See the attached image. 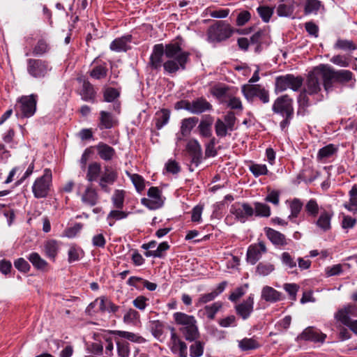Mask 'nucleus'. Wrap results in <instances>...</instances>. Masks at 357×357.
I'll return each instance as SVG.
<instances>
[{
	"label": "nucleus",
	"mask_w": 357,
	"mask_h": 357,
	"mask_svg": "<svg viewBox=\"0 0 357 357\" xmlns=\"http://www.w3.org/2000/svg\"><path fill=\"white\" fill-rule=\"evenodd\" d=\"M52 178V171L50 169H45L43 175L38 178L32 186V191L35 197L43 198L47 195Z\"/></svg>",
	"instance_id": "obj_5"
},
{
	"label": "nucleus",
	"mask_w": 357,
	"mask_h": 357,
	"mask_svg": "<svg viewBox=\"0 0 357 357\" xmlns=\"http://www.w3.org/2000/svg\"><path fill=\"white\" fill-rule=\"evenodd\" d=\"M336 149L332 144H329L321 149L318 153V157L320 159L326 158L331 156Z\"/></svg>",
	"instance_id": "obj_60"
},
{
	"label": "nucleus",
	"mask_w": 357,
	"mask_h": 357,
	"mask_svg": "<svg viewBox=\"0 0 357 357\" xmlns=\"http://www.w3.org/2000/svg\"><path fill=\"white\" fill-rule=\"evenodd\" d=\"M28 259L37 269L43 270L47 265V263L37 252L30 254Z\"/></svg>",
	"instance_id": "obj_43"
},
{
	"label": "nucleus",
	"mask_w": 357,
	"mask_h": 357,
	"mask_svg": "<svg viewBox=\"0 0 357 357\" xmlns=\"http://www.w3.org/2000/svg\"><path fill=\"white\" fill-rule=\"evenodd\" d=\"M319 68L321 71L323 86L326 93L333 90L335 82L345 84L353 79V73L348 70H336L326 65H321Z\"/></svg>",
	"instance_id": "obj_2"
},
{
	"label": "nucleus",
	"mask_w": 357,
	"mask_h": 357,
	"mask_svg": "<svg viewBox=\"0 0 357 357\" xmlns=\"http://www.w3.org/2000/svg\"><path fill=\"white\" fill-rule=\"evenodd\" d=\"M44 250L46 256L54 260L59 250L57 241L55 240H50L47 241L44 245Z\"/></svg>",
	"instance_id": "obj_35"
},
{
	"label": "nucleus",
	"mask_w": 357,
	"mask_h": 357,
	"mask_svg": "<svg viewBox=\"0 0 357 357\" xmlns=\"http://www.w3.org/2000/svg\"><path fill=\"white\" fill-rule=\"evenodd\" d=\"M126 192L123 190H116L112 197V202L114 207L117 209H122L124 205Z\"/></svg>",
	"instance_id": "obj_38"
},
{
	"label": "nucleus",
	"mask_w": 357,
	"mask_h": 357,
	"mask_svg": "<svg viewBox=\"0 0 357 357\" xmlns=\"http://www.w3.org/2000/svg\"><path fill=\"white\" fill-rule=\"evenodd\" d=\"M238 346L241 351H248L259 348L261 344L257 337H252L250 338L245 337L238 341Z\"/></svg>",
	"instance_id": "obj_30"
},
{
	"label": "nucleus",
	"mask_w": 357,
	"mask_h": 357,
	"mask_svg": "<svg viewBox=\"0 0 357 357\" xmlns=\"http://www.w3.org/2000/svg\"><path fill=\"white\" fill-rule=\"evenodd\" d=\"M261 298L267 302L275 303L282 299V294L273 287L266 286L262 289Z\"/></svg>",
	"instance_id": "obj_25"
},
{
	"label": "nucleus",
	"mask_w": 357,
	"mask_h": 357,
	"mask_svg": "<svg viewBox=\"0 0 357 357\" xmlns=\"http://www.w3.org/2000/svg\"><path fill=\"white\" fill-rule=\"evenodd\" d=\"M107 302L108 301L103 298H98L89 304L87 307V310L89 312L91 309L97 307L98 310L100 312H105L107 309H108L107 307Z\"/></svg>",
	"instance_id": "obj_51"
},
{
	"label": "nucleus",
	"mask_w": 357,
	"mask_h": 357,
	"mask_svg": "<svg viewBox=\"0 0 357 357\" xmlns=\"http://www.w3.org/2000/svg\"><path fill=\"white\" fill-rule=\"evenodd\" d=\"M266 236L275 245H285L287 244V241L285 236L271 228L266 229Z\"/></svg>",
	"instance_id": "obj_26"
},
{
	"label": "nucleus",
	"mask_w": 357,
	"mask_h": 357,
	"mask_svg": "<svg viewBox=\"0 0 357 357\" xmlns=\"http://www.w3.org/2000/svg\"><path fill=\"white\" fill-rule=\"evenodd\" d=\"M217 296H218V293L213 292V291H212L211 293H208V294H202V295H200L199 299L197 300V301L196 303V306L199 307V306L202 305V304L212 301L215 298V297Z\"/></svg>",
	"instance_id": "obj_59"
},
{
	"label": "nucleus",
	"mask_w": 357,
	"mask_h": 357,
	"mask_svg": "<svg viewBox=\"0 0 357 357\" xmlns=\"http://www.w3.org/2000/svg\"><path fill=\"white\" fill-rule=\"evenodd\" d=\"M165 55V46L163 44L155 45L150 56L149 65L155 70L160 68L162 63V56Z\"/></svg>",
	"instance_id": "obj_16"
},
{
	"label": "nucleus",
	"mask_w": 357,
	"mask_h": 357,
	"mask_svg": "<svg viewBox=\"0 0 357 357\" xmlns=\"http://www.w3.org/2000/svg\"><path fill=\"white\" fill-rule=\"evenodd\" d=\"M116 120L113 115L107 112L101 111L100 112V129H109L116 124Z\"/></svg>",
	"instance_id": "obj_28"
},
{
	"label": "nucleus",
	"mask_w": 357,
	"mask_h": 357,
	"mask_svg": "<svg viewBox=\"0 0 357 357\" xmlns=\"http://www.w3.org/2000/svg\"><path fill=\"white\" fill-rule=\"evenodd\" d=\"M349 202L344 204V206L349 211L357 210V185H354L349 192Z\"/></svg>",
	"instance_id": "obj_37"
},
{
	"label": "nucleus",
	"mask_w": 357,
	"mask_h": 357,
	"mask_svg": "<svg viewBox=\"0 0 357 357\" xmlns=\"http://www.w3.org/2000/svg\"><path fill=\"white\" fill-rule=\"evenodd\" d=\"M101 172L100 163L94 162L89 164L86 174V179L90 181H95L98 179Z\"/></svg>",
	"instance_id": "obj_34"
},
{
	"label": "nucleus",
	"mask_w": 357,
	"mask_h": 357,
	"mask_svg": "<svg viewBox=\"0 0 357 357\" xmlns=\"http://www.w3.org/2000/svg\"><path fill=\"white\" fill-rule=\"evenodd\" d=\"M274 266L269 263H259L257 266V273L263 276L268 275L274 270Z\"/></svg>",
	"instance_id": "obj_55"
},
{
	"label": "nucleus",
	"mask_w": 357,
	"mask_h": 357,
	"mask_svg": "<svg viewBox=\"0 0 357 357\" xmlns=\"http://www.w3.org/2000/svg\"><path fill=\"white\" fill-rule=\"evenodd\" d=\"M234 29L225 21H217L209 26L207 31L208 40L211 43H219L230 38Z\"/></svg>",
	"instance_id": "obj_3"
},
{
	"label": "nucleus",
	"mask_w": 357,
	"mask_h": 357,
	"mask_svg": "<svg viewBox=\"0 0 357 357\" xmlns=\"http://www.w3.org/2000/svg\"><path fill=\"white\" fill-rule=\"evenodd\" d=\"M15 267L21 272L26 273L30 269L29 264L23 258H19L14 262Z\"/></svg>",
	"instance_id": "obj_63"
},
{
	"label": "nucleus",
	"mask_w": 357,
	"mask_h": 357,
	"mask_svg": "<svg viewBox=\"0 0 357 357\" xmlns=\"http://www.w3.org/2000/svg\"><path fill=\"white\" fill-rule=\"evenodd\" d=\"M190 53L182 50L177 43L165 45V56L168 59L163 63L164 70L168 73H175L178 70H185L189 60Z\"/></svg>",
	"instance_id": "obj_1"
},
{
	"label": "nucleus",
	"mask_w": 357,
	"mask_h": 357,
	"mask_svg": "<svg viewBox=\"0 0 357 357\" xmlns=\"http://www.w3.org/2000/svg\"><path fill=\"white\" fill-rule=\"evenodd\" d=\"M128 174L137 191L139 192H142L145 188V181L144 178L137 174Z\"/></svg>",
	"instance_id": "obj_46"
},
{
	"label": "nucleus",
	"mask_w": 357,
	"mask_h": 357,
	"mask_svg": "<svg viewBox=\"0 0 357 357\" xmlns=\"http://www.w3.org/2000/svg\"><path fill=\"white\" fill-rule=\"evenodd\" d=\"M321 6V2L318 0H305V13L311 14L317 13Z\"/></svg>",
	"instance_id": "obj_50"
},
{
	"label": "nucleus",
	"mask_w": 357,
	"mask_h": 357,
	"mask_svg": "<svg viewBox=\"0 0 357 357\" xmlns=\"http://www.w3.org/2000/svg\"><path fill=\"white\" fill-rule=\"evenodd\" d=\"M173 317L176 324L181 326V327L190 326L194 324H197L195 317L183 312H175L173 314Z\"/></svg>",
	"instance_id": "obj_29"
},
{
	"label": "nucleus",
	"mask_w": 357,
	"mask_h": 357,
	"mask_svg": "<svg viewBox=\"0 0 357 357\" xmlns=\"http://www.w3.org/2000/svg\"><path fill=\"white\" fill-rule=\"evenodd\" d=\"M118 178V173L110 167H105L104 172L99 179V186L101 190L107 193L110 192L109 185H113Z\"/></svg>",
	"instance_id": "obj_12"
},
{
	"label": "nucleus",
	"mask_w": 357,
	"mask_h": 357,
	"mask_svg": "<svg viewBox=\"0 0 357 357\" xmlns=\"http://www.w3.org/2000/svg\"><path fill=\"white\" fill-rule=\"evenodd\" d=\"M273 112L282 116L294 115L293 100L288 95L278 97L273 105Z\"/></svg>",
	"instance_id": "obj_10"
},
{
	"label": "nucleus",
	"mask_w": 357,
	"mask_h": 357,
	"mask_svg": "<svg viewBox=\"0 0 357 357\" xmlns=\"http://www.w3.org/2000/svg\"><path fill=\"white\" fill-rule=\"evenodd\" d=\"M222 304L221 302H215L212 305H206L204 308V314L210 319L212 320L215 318V314L222 307Z\"/></svg>",
	"instance_id": "obj_42"
},
{
	"label": "nucleus",
	"mask_w": 357,
	"mask_h": 357,
	"mask_svg": "<svg viewBox=\"0 0 357 357\" xmlns=\"http://www.w3.org/2000/svg\"><path fill=\"white\" fill-rule=\"evenodd\" d=\"M112 334L117 335L118 336L130 340L134 342H140L143 338L137 335L128 331H112Z\"/></svg>",
	"instance_id": "obj_45"
},
{
	"label": "nucleus",
	"mask_w": 357,
	"mask_h": 357,
	"mask_svg": "<svg viewBox=\"0 0 357 357\" xmlns=\"http://www.w3.org/2000/svg\"><path fill=\"white\" fill-rule=\"evenodd\" d=\"M98 154L104 160H111L115 155V150L110 146L103 142H100L96 146Z\"/></svg>",
	"instance_id": "obj_27"
},
{
	"label": "nucleus",
	"mask_w": 357,
	"mask_h": 357,
	"mask_svg": "<svg viewBox=\"0 0 357 357\" xmlns=\"http://www.w3.org/2000/svg\"><path fill=\"white\" fill-rule=\"evenodd\" d=\"M254 298L249 296L245 301L236 306V311L243 319H247L253 311Z\"/></svg>",
	"instance_id": "obj_21"
},
{
	"label": "nucleus",
	"mask_w": 357,
	"mask_h": 357,
	"mask_svg": "<svg viewBox=\"0 0 357 357\" xmlns=\"http://www.w3.org/2000/svg\"><path fill=\"white\" fill-rule=\"evenodd\" d=\"M179 330L185 339L190 342L196 340L199 336V330L196 324L190 326L181 327Z\"/></svg>",
	"instance_id": "obj_31"
},
{
	"label": "nucleus",
	"mask_w": 357,
	"mask_h": 357,
	"mask_svg": "<svg viewBox=\"0 0 357 357\" xmlns=\"http://www.w3.org/2000/svg\"><path fill=\"white\" fill-rule=\"evenodd\" d=\"M251 18V14L248 10H243L238 13L236 18V25L241 26L245 25Z\"/></svg>",
	"instance_id": "obj_61"
},
{
	"label": "nucleus",
	"mask_w": 357,
	"mask_h": 357,
	"mask_svg": "<svg viewBox=\"0 0 357 357\" xmlns=\"http://www.w3.org/2000/svg\"><path fill=\"white\" fill-rule=\"evenodd\" d=\"M281 260L282 264L289 268H293L296 266V261L289 252H283L281 256Z\"/></svg>",
	"instance_id": "obj_62"
},
{
	"label": "nucleus",
	"mask_w": 357,
	"mask_h": 357,
	"mask_svg": "<svg viewBox=\"0 0 357 357\" xmlns=\"http://www.w3.org/2000/svg\"><path fill=\"white\" fill-rule=\"evenodd\" d=\"M183 107L192 114H201L211 109V105L205 99L199 98L192 102L183 101L181 102Z\"/></svg>",
	"instance_id": "obj_14"
},
{
	"label": "nucleus",
	"mask_w": 357,
	"mask_h": 357,
	"mask_svg": "<svg viewBox=\"0 0 357 357\" xmlns=\"http://www.w3.org/2000/svg\"><path fill=\"white\" fill-rule=\"evenodd\" d=\"M186 149L192 157V162L197 166L201 162L202 147L197 139H190L186 146Z\"/></svg>",
	"instance_id": "obj_19"
},
{
	"label": "nucleus",
	"mask_w": 357,
	"mask_h": 357,
	"mask_svg": "<svg viewBox=\"0 0 357 357\" xmlns=\"http://www.w3.org/2000/svg\"><path fill=\"white\" fill-rule=\"evenodd\" d=\"M130 40V35L116 38L110 44V49L115 52H126L129 48L128 43Z\"/></svg>",
	"instance_id": "obj_24"
},
{
	"label": "nucleus",
	"mask_w": 357,
	"mask_h": 357,
	"mask_svg": "<svg viewBox=\"0 0 357 357\" xmlns=\"http://www.w3.org/2000/svg\"><path fill=\"white\" fill-rule=\"evenodd\" d=\"M215 130L217 136L223 137L227 135L229 128H227V126L225 123L223 121L218 119L215 124Z\"/></svg>",
	"instance_id": "obj_53"
},
{
	"label": "nucleus",
	"mask_w": 357,
	"mask_h": 357,
	"mask_svg": "<svg viewBox=\"0 0 357 357\" xmlns=\"http://www.w3.org/2000/svg\"><path fill=\"white\" fill-rule=\"evenodd\" d=\"M230 213L235 216V218L244 223L254 215V208L248 203L236 202L231 206Z\"/></svg>",
	"instance_id": "obj_11"
},
{
	"label": "nucleus",
	"mask_w": 357,
	"mask_h": 357,
	"mask_svg": "<svg viewBox=\"0 0 357 357\" xmlns=\"http://www.w3.org/2000/svg\"><path fill=\"white\" fill-rule=\"evenodd\" d=\"M303 79L300 76H294L291 74H287L277 77L275 79L276 93L282 92L287 89H291L294 91H297L303 85Z\"/></svg>",
	"instance_id": "obj_4"
},
{
	"label": "nucleus",
	"mask_w": 357,
	"mask_h": 357,
	"mask_svg": "<svg viewBox=\"0 0 357 357\" xmlns=\"http://www.w3.org/2000/svg\"><path fill=\"white\" fill-rule=\"evenodd\" d=\"M170 114L167 109H162L155 114V126L158 129H161L166 125L169 119Z\"/></svg>",
	"instance_id": "obj_36"
},
{
	"label": "nucleus",
	"mask_w": 357,
	"mask_h": 357,
	"mask_svg": "<svg viewBox=\"0 0 357 357\" xmlns=\"http://www.w3.org/2000/svg\"><path fill=\"white\" fill-rule=\"evenodd\" d=\"M350 315L357 316V310L356 307L352 305H347L339 309L335 314V319L337 321L349 328L353 321L350 318Z\"/></svg>",
	"instance_id": "obj_13"
},
{
	"label": "nucleus",
	"mask_w": 357,
	"mask_h": 357,
	"mask_svg": "<svg viewBox=\"0 0 357 357\" xmlns=\"http://www.w3.org/2000/svg\"><path fill=\"white\" fill-rule=\"evenodd\" d=\"M266 252V248L263 242L250 245L247 252V260L251 264H255Z\"/></svg>",
	"instance_id": "obj_17"
},
{
	"label": "nucleus",
	"mask_w": 357,
	"mask_h": 357,
	"mask_svg": "<svg viewBox=\"0 0 357 357\" xmlns=\"http://www.w3.org/2000/svg\"><path fill=\"white\" fill-rule=\"evenodd\" d=\"M254 206V214H255V215L266 218L271 215V208L267 204L260 202H255Z\"/></svg>",
	"instance_id": "obj_40"
},
{
	"label": "nucleus",
	"mask_w": 357,
	"mask_h": 357,
	"mask_svg": "<svg viewBox=\"0 0 357 357\" xmlns=\"http://www.w3.org/2000/svg\"><path fill=\"white\" fill-rule=\"evenodd\" d=\"M170 344L171 349L174 353L178 354L180 357H187V345L174 332L171 334Z\"/></svg>",
	"instance_id": "obj_20"
},
{
	"label": "nucleus",
	"mask_w": 357,
	"mask_h": 357,
	"mask_svg": "<svg viewBox=\"0 0 357 357\" xmlns=\"http://www.w3.org/2000/svg\"><path fill=\"white\" fill-rule=\"evenodd\" d=\"M139 319V314L134 309H129L123 316V321L126 324H135Z\"/></svg>",
	"instance_id": "obj_49"
},
{
	"label": "nucleus",
	"mask_w": 357,
	"mask_h": 357,
	"mask_svg": "<svg viewBox=\"0 0 357 357\" xmlns=\"http://www.w3.org/2000/svg\"><path fill=\"white\" fill-rule=\"evenodd\" d=\"M250 172L255 176L266 175L268 173V169L266 165L254 164L250 167Z\"/></svg>",
	"instance_id": "obj_58"
},
{
	"label": "nucleus",
	"mask_w": 357,
	"mask_h": 357,
	"mask_svg": "<svg viewBox=\"0 0 357 357\" xmlns=\"http://www.w3.org/2000/svg\"><path fill=\"white\" fill-rule=\"evenodd\" d=\"M198 122V118L190 117L182 120L180 134L177 135V142L181 141L184 137L190 135L191 130Z\"/></svg>",
	"instance_id": "obj_22"
},
{
	"label": "nucleus",
	"mask_w": 357,
	"mask_h": 357,
	"mask_svg": "<svg viewBox=\"0 0 357 357\" xmlns=\"http://www.w3.org/2000/svg\"><path fill=\"white\" fill-rule=\"evenodd\" d=\"M236 118L233 112H228L224 117V122L229 128V131H233L235 126Z\"/></svg>",
	"instance_id": "obj_64"
},
{
	"label": "nucleus",
	"mask_w": 357,
	"mask_h": 357,
	"mask_svg": "<svg viewBox=\"0 0 357 357\" xmlns=\"http://www.w3.org/2000/svg\"><path fill=\"white\" fill-rule=\"evenodd\" d=\"M317 224L324 231L328 230L331 227V216L327 213H321Z\"/></svg>",
	"instance_id": "obj_52"
},
{
	"label": "nucleus",
	"mask_w": 357,
	"mask_h": 357,
	"mask_svg": "<svg viewBox=\"0 0 357 357\" xmlns=\"http://www.w3.org/2000/svg\"><path fill=\"white\" fill-rule=\"evenodd\" d=\"M302 207L303 203L298 199H294L290 204L291 215L289 216V218H296L298 215Z\"/></svg>",
	"instance_id": "obj_54"
},
{
	"label": "nucleus",
	"mask_w": 357,
	"mask_h": 357,
	"mask_svg": "<svg viewBox=\"0 0 357 357\" xmlns=\"http://www.w3.org/2000/svg\"><path fill=\"white\" fill-rule=\"evenodd\" d=\"M51 69L52 67L45 61L33 59L27 60V72L34 78L44 77Z\"/></svg>",
	"instance_id": "obj_8"
},
{
	"label": "nucleus",
	"mask_w": 357,
	"mask_h": 357,
	"mask_svg": "<svg viewBox=\"0 0 357 357\" xmlns=\"http://www.w3.org/2000/svg\"><path fill=\"white\" fill-rule=\"evenodd\" d=\"M294 12V8L291 5L280 4L277 8V14L280 17H289Z\"/></svg>",
	"instance_id": "obj_56"
},
{
	"label": "nucleus",
	"mask_w": 357,
	"mask_h": 357,
	"mask_svg": "<svg viewBox=\"0 0 357 357\" xmlns=\"http://www.w3.org/2000/svg\"><path fill=\"white\" fill-rule=\"evenodd\" d=\"M321 86L319 79L314 75H310L306 82V88L304 91L310 95L315 94L319 92Z\"/></svg>",
	"instance_id": "obj_32"
},
{
	"label": "nucleus",
	"mask_w": 357,
	"mask_h": 357,
	"mask_svg": "<svg viewBox=\"0 0 357 357\" xmlns=\"http://www.w3.org/2000/svg\"><path fill=\"white\" fill-rule=\"evenodd\" d=\"M242 93L248 101L252 102L255 97H257L263 103L269 102L268 91L259 84H244Z\"/></svg>",
	"instance_id": "obj_7"
},
{
	"label": "nucleus",
	"mask_w": 357,
	"mask_h": 357,
	"mask_svg": "<svg viewBox=\"0 0 357 357\" xmlns=\"http://www.w3.org/2000/svg\"><path fill=\"white\" fill-rule=\"evenodd\" d=\"M128 213L121 211V209L112 210L107 215V219L109 221V225L112 227L116 220L125 219L128 217Z\"/></svg>",
	"instance_id": "obj_39"
},
{
	"label": "nucleus",
	"mask_w": 357,
	"mask_h": 357,
	"mask_svg": "<svg viewBox=\"0 0 357 357\" xmlns=\"http://www.w3.org/2000/svg\"><path fill=\"white\" fill-rule=\"evenodd\" d=\"M81 200L84 204L89 206L96 205L100 200L98 190L94 188L92 185H89L82 194Z\"/></svg>",
	"instance_id": "obj_18"
},
{
	"label": "nucleus",
	"mask_w": 357,
	"mask_h": 357,
	"mask_svg": "<svg viewBox=\"0 0 357 357\" xmlns=\"http://www.w3.org/2000/svg\"><path fill=\"white\" fill-rule=\"evenodd\" d=\"M326 338V335L325 333L316 331L310 326L306 328L297 337L298 340L321 343H323Z\"/></svg>",
	"instance_id": "obj_15"
},
{
	"label": "nucleus",
	"mask_w": 357,
	"mask_h": 357,
	"mask_svg": "<svg viewBox=\"0 0 357 357\" xmlns=\"http://www.w3.org/2000/svg\"><path fill=\"white\" fill-rule=\"evenodd\" d=\"M107 68L105 65L96 66L90 72V76L96 79H100L107 76Z\"/></svg>",
	"instance_id": "obj_44"
},
{
	"label": "nucleus",
	"mask_w": 357,
	"mask_h": 357,
	"mask_svg": "<svg viewBox=\"0 0 357 357\" xmlns=\"http://www.w3.org/2000/svg\"><path fill=\"white\" fill-rule=\"evenodd\" d=\"M204 344L200 341H195L190 347V357H200L204 353Z\"/></svg>",
	"instance_id": "obj_47"
},
{
	"label": "nucleus",
	"mask_w": 357,
	"mask_h": 357,
	"mask_svg": "<svg viewBox=\"0 0 357 357\" xmlns=\"http://www.w3.org/2000/svg\"><path fill=\"white\" fill-rule=\"evenodd\" d=\"M212 124L213 119L211 116H207L202 120L198 126L200 135L204 137H211L212 135Z\"/></svg>",
	"instance_id": "obj_33"
},
{
	"label": "nucleus",
	"mask_w": 357,
	"mask_h": 357,
	"mask_svg": "<svg viewBox=\"0 0 357 357\" xmlns=\"http://www.w3.org/2000/svg\"><path fill=\"white\" fill-rule=\"evenodd\" d=\"M227 105L232 109H243L242 102L238 98L228 96L227 100H225Z\"/></svg>",
	"instance_id": "obj_57"
},
{
	"label": "nucleus",
	"mask_w": 357,
	"mask_h": 357,
	"mask_svg": "<svg viewBox=\"0 0 357 357\" xmlns=\"http://www.w3.org/2000/svg\"><path fill=\"white\" fill-rule=\"evenodd\" d=\"M37 96L31 94L20 98L15 106L16 110L21 112L22 117L32 116L36 110Z\"/></svg>",
	"instance_id": "obj_6"
},
{
	"label": "nucleus",
	"mask_w": 357,
	"mask_h": 357,
	"mask_svg": "<svg viewBox=\"0 0 357 357\" xmlns=\"http://www.w3.org/2000/svg\"><path fill=\"white\" fill-rule=\"evenodd\" d=\"M117 352L119 357H129L130 353V343L126 340H116Z\"/></svg>",
	"instance_id": "obj_41"
},
{
	"label": "nucleus",
	"mask_w": 357,
	"mask_h": 357,
	"mask_svg": "<svg viewBox=\"0 0 357 357\" xmlns=\"http://www.w3.org/2000/svg\"><path fill=\"white\" fill-rule=\"evenodd\" d=\"M78 81L82 83V87L80 91L82 99L84 101L95 102L96 91L93 85L88 81L82 78H79Z\"/></svg>",
	"instance_id": "obj_23"
},
{
	"label": "nucleus",
	"mask_w": 357,
	"mask_h": 357,
	"mask_svg": "<svg viewBox=\"0 0 357 357\" xmlns=\"http://www.w3.org/2000/svg\"><path fill=\"white\" fill-rule=\"evenodd\" d=\"M257 10L264 22H268L273 14V8L268 6H259Z\"/></svg>",
	"instance_id": "obj_48"
},
{
	"label": "nucleus",
	"mask_w": 357,
	"mask_h": 357,
	"mask_svg": "<svg viewBox=\"0 0 357 357\" xmlns=\"http://www.w3.org/2000/svg\"><path fill=\"white\" fill-rule=\"evenodd\" d=\"M148 198H142L141 203L150 210H156L164 204L162 191L157 187H151L147 192Z\"/></svg>",
	"instance_id": "obj_9"
}]
</instances>
